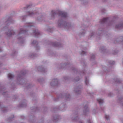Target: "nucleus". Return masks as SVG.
<instances>
[{"instance_id": "f257e3e1", "label": "nucleus", "mask_w": 123, "mask_h": 123, "mask_svg": "<svg viewBox=\"0 0 123 123\" xmlns=\"http://www.w3.org/2000/svg\"><path fill=\"white\" fill-rule=\"evenodd\" d=\"M61 13L60 14V15L62 17H67V14L66 13L63 12H61Z\"/></svg>"}, {"instance_id": "f03ea898", "label": "nucleus", "mask_w": 123, "mask_h": 123, "mask_svg": "<svg viewBox=\"0 0 123 123\" xmlns=\"http://www.w3.org/2000/svg\"><path fill=\"white\" fill-rule=\"evenodd\" d=\"M97 101L100 104H102L103 102V100L100 98L98 99Z\"/></svg>"}, {"instance_id": "7ed1b4c3", "label": "nucleus", "mask_w": 123, "mask_h": 123, "mask_svg": "<svg viewBox=\"0 0 123 123\" xmlns=\"http://www.w3.org/2000/svg\"><path fill=\"white\" fill-rule=\"evenodd\" d=\"M28 14L29 16H31L34 14V13L32 12H28Z\"/></svg>"}, {"instance_id": "20e7f679", "label": "nucleus", "mask_w": 123, "mask_h": 123, "mask_svg": "<svg viewBox=\"0 0 123 123\" xmlns=\"http://www.w3.org/2000/svg\"><path fill=\"white\" fill-rule=\"evenodd\" d=\"M8 77L10 78H12L13 76L11 74H9L8 75Z\"/></svg>"}, {"instance_id": "39448f33", "label": "nucleus", "mask_w": 123, "mask_h": 123, "mask_svg": "<svg viewBox=\"0 0 123 123\" xmlns=\"http://www.w3.org/2000/svg\"><path fill=\"white\" fill-rule=\"evenodd\" d=\"M105 117L107 119H108L109 118V117L108 115H106Z\"/></svg>"}, {"instance_id": "423d86ee", "label": "nucleus", "mask_w": 123, "mask_h": 123, "mask_svg": "<svg viewBox=\"0 0 123 123\" xmlns=\"http://www.w3.org/2000/svg\"><path fill=\"white\" fill-rule=\"evenodd\" d=\"M12 31H11V32H9V33H10V34H7V35L8 36H10L11 34V33H12Z\"/></svg>"}, {"instance_id": "0eeeda50", "label": "nucleus", "mask_w": 123, "mask_h": 123, "mask_svg": "<svg viewBox=\"0 0 123 123\" xmlns=\"http://www.w3.org/2000/svg\"><path fill=\"white\" fill-rule=\"evenodd\" d=\"M106 20V19L105 18H104L103 19V22H105V20Z\"/></svg>"}, {"instance_id": "6e6552de", "label": "nucleus", "mask_w": 123, "mask_h": 123, "mask_svg": "<svg viewBox=\"0 0 123 123\" xmlns=\"http://www.w3.org/2000/svg\"><path fill=\"white\" fill-rule=\"evenodd\" d=\"M85 54V52L84 51H83L82 53V54Z\"/></svg>"}, {"instance_id": "1a4fd4ad", "label": "nucleus", "mask_w": 123, "mask_h": 123, "mask_svg": "<svg viewBox=\"0 0 123 123\" xmlns=\"http://www.w3.org/2000/svg\"><path fill=\"white\" fill-rule=\"evenodd\" d=\"M120 25H119V26H116V27H119V26H120Z\"/></svg>"}, {"instance_id": "9d476101", "label": "nucleus", "mask_w": 123, "mask_h": 123, "mask_svg": "<svg viewBox=\"0 0 123 123\" xmlns=\"http://www.w3.org/2000/svg\"><path fill=\"white\" fill-rule=\"evenodd\" d=\"M62 24H63V22H62Z\"/></svg>"}, {"instance_id": "9b49d317", "label": "nucleus", "mask_w": 123, "mask_h": 123, "mask_svg": "<svg viewBox=\"0 0 123 123\" xmlns=\"http://www.w3.org/2000/svg\"><path fill=\"white\" fill-rule=\"evenodd\" d=\"M59 26H60V25L59 24Z\"/></svg>"}]
</instances>
